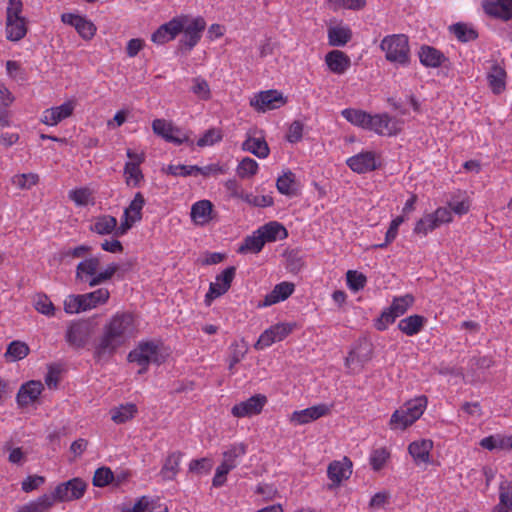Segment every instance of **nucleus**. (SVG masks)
<instances>
[{
	"instance_id": "obj_16",
	"label": "nucleus",
	"mask_w": 512,
	"mask_h": 512,
	"mask_svg": "<svg viewBox=\"0 0 512 512\" xmlns=\"http://www.w3.org/2000/svg\"><path fill=\"white\" fill-rule=\"evenodd\" d=\"M367 130L373 131L378 135H396L399 131L398 121L388 113L371 115V121Z\"/></svg>"
},
{
	"instance_id": "obj_60",
	"label": "nucleus",
	"mask_w": 512,
	"mask_h": 512,
	"mask_svg": "<svg viewBox=\"0 0 512 512\" xmlns=\"http://www.w3.org/2000/svg\"><path fill=\"white\" fill-rule=\"evenodd\" d=\"M193 85L191 91L200 100H209L211 98V90L208 82L202 77H195L192 79Z\"/></svg>"
},
{
	"instance_id": "obj_35",
	"label": "nucleus",
	"mask_w": 512,
	"mask_h": 512,
	"mask_svg": "<svg viewBox=\"0 0 512 512\" xmlns=\"http://www.w3.org/2000/svg\"><path fill=\"white\" fill-rule=\"evenodd\" d=\"M247 446L243 443L232 444L227 450L222 453V463L226 464L232 469H235L240 459L246 454Z\"/></svg>"
},
{
	"instance_id": "obj_41",
	"label": "nucleus",
	"mask_w": 512,
	"mask_h": 512,
	"mask_svg": "<svg viewBox=\"0 0 512 512\" xmlns=\"http://www.w3.org/2000/svg\"><path fill=\"white\" fill-rule=\"evenodd\" d=\"M55 501L52 495L44 494L18 509V512H46L54 505Z\"/></svg>"
},
{
	"instance_id": "obj_25",
	"label": "nucleus",
	"mask_w": 512,
	"mask_h": 512,
	"mask_svg": "<svg viewBox=\"0 0 512 512\" xmlns=\"http://www.w3.org/2000/svg\"><path fill=\"white\" fill-rule=\"evenodd\" d=\"M325 63L332 73L342 75L350 67L351 60L343 51L332 50L326 54Z\"/></svg>"
},
{
	"instance_id": "obj_11",
	"label": "nucleus",
	"mask_w": 512,
	"mask_h": 512,
	"mask_svg": "<svg viewBox=\"0 0 512 512\" xmlns=\"http://www.w3.org/2000/svg\"><path fill=\"white\" fill-rule=\"evenodd\" d=\"M157 356L158 346L152 341H147L139 343L135 349L130 351L128 360L140 365L142 368L139 373H144L151 362L157 361Z\"/></svg>"
},
{
	"instance_id": "obj_34",
	"label": "nucleus",
	"mask_w": 512,
	"mask_h": 512,
	"mask_svg": "<svg viewBox=\"0 0 512 512\" xmlns=\"http://www.w3.org/2000/svg\"><path fill=\"white\" fill-rule=\"evenodd\" d=\"M276 187L280 194L289 197L297 193L296 175L291 170H286L276 180Z\"/></svg>"
},
{
	"instance_id": "obj_4",
	"label": "nucleus",
	"mask_w": 512,
	"mask_h": 512,
	"mask_svg": "<svg viewBox=\"0 0 512 512\" xmlns=\"http://www.w3.org/2000/svg\"><path fill=\"white\" fill-rule=\"evenodd\" d=\"M380 48L385 53L386 60L390 63L401 67H406L410 64V46L406 35H387L382 39Z\"/></svg>"
},
{
	"instance_id": "obj_59",
	"label": "nucleus",
	"mask_w": 512,
	"mask_h": 512,
	"mask_svg": "<svg viewBox=\"0 0 512 512\" xmlns=\"http://www.w3.org/2000/svg\"><path fill=\"white\" fill-rule=\"evenodd\" d=\"M328 6L333 11L340 9L361 10L366 5V0H327Z\"/></svg>"
},
{
	"instance_id": "obj_45",
	"label": "nucleus",
	"mask_w": 512,
	"mask_h": 512,
	"mask_svg": "<svg viewBox=\"0 0 512 512\" xmlns=\"http://www.w3.org/2000/svg\"><path fill=\"white\" fill-rule=\"evenodd\" d=\"M111 419L116 424H122L132 419L137 413V406L133 403L121 404L111 410Z\"/></svg>"
},
{
	"instance_id": "obj_48",
	"label": "nucleus",
	"mask_w": 512,
	"mask_h": 512,
	"mask_svg": "<svg viewBox=\"0 0 512 512\" xmlns=\"http://www.w3.org/2000/svg\"><path fill=\"white\" fill-rule=\"evenodd\" d=\"M450 31L463 43L475 40L478 37L477 31L471 25L465 23L453 24Z\"/></svg>"
},
{
	"instance_id": "obj_62",
	"label": "nucleus",
	"mask_w": 512,
	"mask_h": 512,
	"mask_svg": "<svg viewBox=\"0 0 512 512\" xmlns=\"http://www.w3.org/2000/svg\"><path fill=\"white\" fill-rule=\"evenodd\" d=\"M35 309L48 317L54 316L55 307L52 301L45 294H38L34 301Z\"/></svg>"
},
{
	"instance_id": "obj_47",
	"label": "nucleus",
	"mask_w": 512,
	"mask_h": 512,
	"mask_svg": "<svg viewBox=\"0 0 512 512\" xmlns=\"http://www.w3.org/2000/svg\"><path fill=\"white\" fill-rule=\"evenodd\" d=\"M68 197L76 206L79 207L94 204L93 192L88 187L73 189L69 191Z\"/></svg>"
},
{
	"instance_id": "obj_9",
	"label": "nucleus",
	"mask_w": 512,
	"mask_h": 512,
	"mask_svg": "<svg viewBox=\"0 0 512 512\" xmlns=\"http://www.w3.org/2000/svg\"><path fill=\"white\" fill-rule=\"evenodd\" d=\"M235 273V267H227L216 276L215 282L210 283L204 300L207 306H210L214 299L222 296L230 289Z\"/></svg>"
},
{
	"instance_id": "obj_27",
	"label": "nucleus",
	"mask_w": 512,
	"mask_h": 512,
	"mask_svg": "<svg viewBox=\"0 0 512 512\" xmlns=\"http://www.w3.org/2000/svg\"><path fill=\"white\" fill-rule=\"evenodd\" d=\"M264 243L283 240L288 236L286 228L277 221L268 222L257 229Z\"/></svg>"
},
{
	"instance_id": "obj_18",
	"label": "nucleus",
	"mask_w": 512,
	"mask_h": 512,
	"mask_svg": "<svg viewBox=\"0 0 512 512\" xmlns=\"http://www.w3.org/2000/svg\"><path fill=\"white\" fill-rule=\"evenodd\" d=\"M61 20L63 23L73 26L78 34L85 40L93 38L96 33L94 23L83 16L64 13L61 15Z\"/></svg>"
},
{
	"instance_id": "obj_10",
	"label": "nucleus",
	"mask_w": 512,
	"mask_h": 512,
	"mask_svg": "<svg viewBox=\"0 0 512 512\" xmlns=\"http://www.w3.org/2000/svg\"><path fill=\"white\" fill-rule=\"evenodd\" d=\"M92 337V327L86 321L72 322L66 331L65 340L76 349L85 347Z\"/></svg>"
},
{
	"instance_id": "obj_23",
	"label": "nucleus",
	"mask_w": 512,
	"mask_h": 512,
	"mask_svg": "<svg viewBox=\"0 0 512 512\" xmlns=\"http://www.w3.org/2000/svg\"><path fill=\"white\" fill-rule=\"evenodd\" d=\"M433 449V442L429 439L413 441L408 446V452L416 465L428 464L430 462V452Z\"/></svg>"
},
{
	"instance_id": "obj_5",
	"label": "nucleus",
	"mask_w": 512,
	"mask_h": 512,
	"mask_svg": "<svg viewBox=\"0 0 512 512\" xmlns=\"http://www.w3.org/2000/svg\"><path fill=\"white\" fill-rule=\"evenodd\" d=\"M88 484L79 477H75L66 482L58 484L52 491L51 495L56 502H71L81 499L86 490Z\"/></svg>"
},
{
	"instance_id": "obj_32",
	"label": "nucleus",
	"mask_w": 512,
	"mask_h": 512,
	"mask_svg": "<svg viewBox=\"0 0 512 512\" xmlns=\"http://www.w3.org/2000/svg\"><path fill=\"white\" fill-rule=\"evenodd\" d=\"M342 117L354 126L367 130L371 121V114L355 108H346L341 111Z\"/></svg>"
},
{
	"instance_id": "obj_19",
	"label": "nucleus",
	"mask_w": 512,
	"mask_h": 512,
	"mask_svg": "<svg viewBox=\"0 0 512 512\" xmlns=\"http://www.w3.org/2000/svg\"><path fill=\"white\" fill-rule=\"evenodd\" d=\"M482 7L492 18L505 22L512 19V0H484Z\"/></svg>"
},
{
	"instance_id": "obj_52",
	"label": "nucleus",
	"mask_w": 512,
	"mask_h": 512,
	"mask_svg": "<svg viewBox=\"0 0 512 512\" xmlns=\"http://www.w3.org/2000/svg\"><path fill=\"white\" fill-rule=\"evenodd\" d=\"M64 311L67 314H77L83 311H87L84 306V300L82 294H70L64 300Z\"/></svg>"
},
{
	"instance_id": "obj_46",
	"label": "nucleus",
	"mask_w": 512,
	"mask_h": 512,
	"mask_svg": "<svg viewBox=\"0 0 512 512\" xmlns=\"http://www.w3.org/2000/svg\"><path fill=\"white\" fill-rule=\"evenodd\" d=\"M123 176L126 185L129 187H139L144 180L140 165H135L134 163H125Z\"/></svg>"
},
{
	"instance_id": "obj_21",
	"label": "nucleus",
	"mask_w": 512,
	"mask_h": 512,
	"mask_svg": "<svg viewBox=\"0 0 512 512\" xmlns=\"http://www.w3.org/2000/svg\"><path fill=\"white\" fill-rule=\"evenodd\" d=\"M329 411V407L326 404L311 406L303 410L294 411L290 421L296 425H304L327 415Z\"/></svg>"
},
{
	"instance_id": "obj_20",
	"label": "nucleus",
	"mask_w": 512,
	"mask_h": 512,
	"mask_svg": "<svg viewBox=\"0 0 512 512\" xmlns=\"http://www.w3.org/2000/svg\"><path fill=\"white\" fill-rule=\"evenodd\" d=\"M295 285L291 282L283 281L274 286V288L258 304L259 308L269 307L288 299L294 292Z\"/></svg>"
},
{
	"instance_id": "obj_7",
	"label": "nucleus",
	"mask_w": 512,
	"mask_h": 512,
	"mask_svg": "<svg viewBox=\"0 0 512 512\" xmlns=\"http://www.w3.org/2000/svg\"><path fill=\"white\" fill-rule=\"evenodd\" d=\"M184 24L182 32L183 36L180 43L188 50L193 49L202 37L205 30L206 22L202 17L189 18L186 15L178 16Z\"/></svg>"
},
{
	"instance_id": "obj_37",
	"label": "nucleus",
	"mask_w": 512,
	"mask_h": 512,
	"mask_svg": "<svg viewBox=\"0 0 512 512\" xmlns=\"http://www.w3.org/2000/svg\"><path fill=\"white\" fill-rule=\"evenodd\" d=\"M351 36V30L344 26H334L328 29V43L333 47L345 46Z\"/></svg>"
},
{
	"instance_id": "obj_31",
	"label": "nucleus",
	"mask_w": 512,
	"mask_h": 512,
	"mask_svg": "<svg viewBox=\"0 0 512 512\" xmlns=\"http://www.w3.org/2000/svg\"><path fill=\"white\" fill-rule=\"evenodd\" d=\"M506 71L499 64H493L487 74L489 86L494 94H500L506 87Z\"/></svg>"
},
{
	"instance_id": "obj_38",
	"label": "nucleus",
	"mask_w": 512,
	"mask_h": 512,
	"mask_svg": "<svg viewBox=\"0 0 512 512\" xmlns=\"http://www.w3.org/2000/svg\"><path fill=\"white\" fill-rule=\"evenodd\" d=\"M494 512H512V482L505 481L499 487V503Z\"/></svg>"
},
{
	"instance_id": "obj_24",
	"label": "nucleus",
	"mask_w": 512,
	"mask_h": 512,
	"mask_svg": "<svg viewBox=\"0 0 512 512\" xmlns=\"http://www.w3.org/2000/svg\"><path fill=\"white\" fill-rule=\"evenodd\" d=\"M420 63L427 68H439L447 60L446 56L435 47L422 45L418 51Z\"/></svg>"
},
{
	"instance_id": "obj_15",
	"label": "nucleus",
	"mask_w": 512,
	"mask_h": 512,
	"mask_svg": "<svg viewBox=\"0 0 512 512\" xmlns=\"http://www.w3.org/2000/svg\"><path fill=\"white\" fill-rule=\"evenodd\" d=\"M183 26L182 20L178 19V16L174 17L167 23L159 26L152 34L151 41L157 45L166 44L174 40L182 32Z\"/></svg>"
},
{
	"instance_id": "obj_40",
	"label": "nucleus",
	"mask_w": 512,
	"mask_h": 512,
	"mask_svg": "<svg viewBox=\"0 0 512 512\" xmlns=\"http://www.w3.org/2000/svg\"><path fill=\"white\" fill-rule=\"evenodd\" d=\"M145 205V198L141 192H137L130 202L129 206L125 208L123 218H130L132 222H138L142 219V209Z\"/></svg>"
},
{
	"instance_id": "obj_58",
	"label": "nucleus",
	"mask_w": 512,
	"mask_h": 512,
	"mask_svg": "<svg viewBox=\"0 0 512 512\" xmlns=\"http://www.w3.org/2000/svg\"><path fill=\"white\" fill-rule=\"evenodd\" d=\"M507 444L508 437L500 434L487 436L480 441V446L490 451L495 449H506Z\"/></svg>"
},
{
	"instance_id": "obj_64",
	"label": "nucleus",
	"mask_w": 512,
	"mask_h": 512,
	"mask_svg": "<svg viewBox=\"0 0 512 512\" xmlns=\"http://www.w3.org/2000/svg\"><path fill=\"white\" fill-rule=\"evenodd\" d=\"M397 318L398 316L389 307L385 308L380 316L374 320V327L378 331H385Z\"/></svg>"
},
{
	"instance_id": "obj_13",
	"label": "nucleus",
	"mask_w": 512,
	"mask_h": 512,
	"mask_svg": "<svg viewBox=\"0 0 512 512\" xmlns=\"http://www.w3.org/2000/svg\"><path fill=\"white\" fill-rule=\"evenodd\" d=\"M347 166L358 174H365L376 170L379 166L375 152L362 151L346 160Z\"/></svg>"
},
{
	"instance_id": "obj_22",
	"label": "nucleus",
	"mask_w": 512,
	"mask_h": 512,
	"mask_svg": "<svg viewBox=\"0 0 512 512\" xmlns=\"http://www.w3.org/2000/svg\"><path fill=\"white\" fill-rule=\"evenodd\" d=\"M213 204L210 200H199L192 204L190 217L197 226H205L213 219Z\"/></svg>"
},
{
	"instance_id": "obj_6",
	"label": "nucleus",
	"mask_w": 512,
	"mask_h": 512,
	"mask_svg": "<svg viewBox=\"0 0 512 512\" xmlns=\"http://www.w3.org/2000/svg\"><path fill=\"white\" fill-rule=\"evenodd\" d=\"M296 327L297 325L295 322H281L272 325L260 334L254 345L255 349L263 350L276 342L284 340Z\"/></svg>"
},
{
	"instance_id": "obj_57",
	"label": "nucleus",
	"mask_w": 512,
	"mask_h": 512,
	"mask_svg": "<svg viewBox=\"0 0 512 512\" xmlns=\"http://www.w3.org/2000/svg\"><path fill=\"white\" fill-rule=\"evenodd\" d=\"M405 221L404 216L395 217L389 225V228L385 234V241L383 243L375 245V248L384 249L391 244L398 235L399 226Z\"/></svg>"
},
{
	"instance_id": "obj_51",
	"label": "nucleus",
	"mask_w": 512,
	"mask_h": 512,
	"mask_svg": "<svg viewBox=\"0 0 512 512\" xmlns=\"http://www.w3.org/2000/svg\"><path fill=\"white\" fill-rule=\"evenodd\" d=\"M440 227L435 220L432 213L424 215L422 218H420L413 229L415 234L426 236L429 232L433 231L434 229Z\"/></svg>"
},
{
	"instance_id": "obj_12",
	"label": "nucleus",
	"mask_w": 512,
	"mask_h": 512,
	"mask_svg": "<svg viewBox=\"0 0 512 512\" xmlns=\"http://www.w3.org/2000/svg\"><path fill=\"white\" fill-rule=\"evenodd\" d=\"M266 403L267 398L265 395L256 394L246 401L235 404L231 409V414L236 418L258 415L261 413Z\"/></svg>"
},
{
	"instance_id": "obj_3",
	"label": "nucleus",
	"mask_w": 512,
	"mask_h": 512,
	"mask_svg": "<svg viewBox=\"0 0 512 512\" xmlns=\"http://www.w3.org/2000/svg\"><path fill=\"white\" fill-rule=\"evenodd\" d=\"M427 404L428 399L424 395L407 401L392 413L388 422L389 428L394 431L407 429L423 415Z\"/></svg>"
},
{
	"instance_id": "obj_39",
	"label": "nucleus",
	"mask_w": 512,
	"mask_h": 512,
	"mask_svg": "<svg viewBox=\"0 0 512 512\" xmlns=\"http://www.w3.org/2000/svg\"><path fill=\"white\" fill-rule=\"evenodd\" d=\"M265 243L260 234L255 230L251 235L247 236L241 243L237 252L240 254H258L264 247Z\"/></svg>"
},
{
	"instance_id": "obj_56",
	"label": "nucleus",
	"mask_w": 512,
	"mask_h": 512,
	"mask_svg": "<svg viewBox=\"0 0 512 512\" xmlns=\"http://www.w3.org/2000/svg\"><path fill=\"white\" fill-rule=\"evenodd\" d=\"M346 282L351 291L358 292L366 286L367 277L356 270H348L346 273Z\"/></svg>"
},
{
	"instance_id": "obj_44",
	"label": "nucleus",
	"mask_w": 512,
	"mask_h": 512,
	"mask_svg": "<svg viewBox=\"0 0 512 512\" xmlns=\"http://www.w3.org/2000/svg\"><path fill=\"white\" fill-rule=\"evenodd\" d=\"M29 346L22 341H12L4 354L8 362H16L24 359L29 354Z\"/></svg>"
},
{
	"instance_id": "obj_29",
	"label": "nucleus",
	"mask_w": 512,
	"mask_h": 512,
	"mask_svg": "<svg viewBox=\"0 0 512 512\" xmlns=\"http://www.w3.org/2000/svg\"><path fill=\"white\" fill-rule=\"evenodd\" d=\"M426 322L427 319L424 316L414 314L401 319L398 329L407 336H414L423 330Z\"/></svg>"
},
{
	"instance_id": "obj_28",
	"label": "nucleus",
	"mask_w": 512,
	"mask_h": 512,
	"mask_svg": "<svg viewBox=\"0 0 512 512\" xmlns=\"http://www.w3.org/2000/svg\"><path fill=\"white\" fill-rule=\"evenodd\" d=\"M241 148L243 151L249 152L259 159H265L270 154V148L264 137L247 135Z\"/></svg>"
},
{
	"instance_id": "obj_2",
	"label": "nucleus",
	"mask_w": 512,
	"mask_h": 512,
	"mask_svg": "<svg viewBox=\"0 0 512 512\" xmlns=\"http://www.w3.org/2000/svg\"><path fill=\"white\" fill-rule=\"evenodd\" d=\"M100 266L99 256L85 257L76 266L75 280L93 288L110 281L119 270L117 263H110L103 270H100Z\"/></svg>"
},
{
	"instance_id": "obj_8",
	"label": "nucleus",
	"mask_w": 512,
	"mask_h": 512,
	"mask_svg": "<svg viewBox=\"0 0 512 512\" xmlns=\"http://www.w3.org/2000/svg\"><path fill=\"white\" fill-rule=\"evenodd\" d=\"M286 103L283 94L277 90L261 91L250 99V106L257 112H267L282 107Z\"/></svg>"
},
{
	"instance_id": "obj_42",
	"label": "nucleus",
	"mask_w": 512,
	"mask_h": 512,
	"mask_svg": "<svg viewBox=\"0 0 512 512\" xmlns=\"http://www.w3.org/2000/svg\"><path fill=\"white\" fill-rule=\"evenodd\" d=\"M391 458V452L387 447H378L371 451L369 464L373 471L382 470Z\"/></svg>"
},
{
	"instance_id": "obj_53",
	"label": "nucleus",
	"mask_w": 512,
	"mask_h": 512,
	"mask_svg": "<svg viewBox=\"0 0 512 512\" xmlns=\"http://www.w3.org/2000/svg\"><path fill=\"white\" fill-rule=\"evenodd\" d=\"M39 181V176L35 173L17 174L11 178L12 184L22 190H29Z\"/></svg>"
},
{
	"instance_id": "obj_33",
	"label": "nucleus",
	"mask_w": 512,
	"mask_h": 512,
	"mask_svg": "<svg viewBox=\"0 0 512 512\" xmlns=\"http://www.w3.org/2000/svg\"><path fill=\"white\" fill-rule=\"evenodd\" d=\"M86 310H92L105 305L110 299V291L107 288H98L92 292L82 294Z\"/></svg>"
},
{
	"instance_id": "obj_36",
	"label": "nucleus",
	"mask_w": 512,
	"mask_h": 512,
	"mask_svg": "<svg viewBox=\"0 0 512 512\" xmlns=\"http://www.w3.org/2000/svg\"><path fill=\"white\" fill-rule=\"evenodd\" d=\"M183 454L181 452H173L169 454L161 468L160 474L165 480H173L179 472V466Z\"/></svg>"
},
{
	"instance_id": "obj_30",
	"label": "nucleus",
	"mask_w": 512,
	"mask_h": 512,
	"mask_svg": "<svg viewBox=\"0 0 512 512\" xmlns=\"http://www.w3.org/2000/svg\"><path fill=\"white\" fill-rule=\"evenodd\" d=\"M28 20L26 18L6 19V38L17 42L23 39L28 31Z\"/></svg>"
},
{
	"instance_id": "obj_43",
	"label": "nucleus",
	"mask_w": 512,
	"mask_h": 512,
	"mask_svg": "<svg viewBox=\"0 0 512 512\" xmlns=\"http://www.w3.org/2000/svg\"><path fill=\"white\" fill-rule=\"evenodd\" d=\"M117 219L111 215H102L95 219L91 230L99 235H109L114 232Z\"/></svg>"
},
{
	"instance_id": "obj_50",
	"label": "nucleus",
	"mask_w": 512,
	"mask_h": 512,
	"mask_svg": "<svg viewBox=\"0 0 512 512\" xmlns=\"http://www.w3.org/2000/svg\"><path fill=\"white\" fill-rule=\"evenodd\" d=\"M259 164L250 157H244L236 168L237 175L242 178H250L258 173Z\"/></svg>"
},
{
	"instance_id": "obj_1",
	"label": "nucleus",
	"mask_w": 512,
	"mask_h": 512,
	"mask_svg": "<svg viewBox=\"0 0 512 512\" xmlns=\"http://www.w3.org/2000/svg\"><path fill=\"white\" fill-rule=\"evenodd\" d=\"M138 324L133 313L128 311L116 312L103 325L93 351L97 363H108L117 350L136 337Z\"/></svg>"
},
{
	"instance_id": "obj_61",
	"label": "nucleus",
	"mask_w": 512,
	"mask_h": 512,
	"mask_svg": "<svg viewBox=\"0 0 512 512\" xmlns=\"http://www.w3.org/2000/svg\"><path fill=\"white\" fill-rule=\"evenodd\" d=\"M192 131L184 130L180 127L174 126L173 132L170 134V142L174 145H182L187 144L189 146L194 145V140L192 138Z\"/></svg>"
},
{
	"instance_id": "obj_17",
	"label": "nucleus",
	"mask_w": 512,
	"mask_h": 512,
	"mask_svg": "<svg viewBox=\"0 0 512 512\" xmlns=\"http://www.w3.org/2000/svg\"><path fill=\"white\" fill-rule=\"evenodd\" d=\"M75 101L68 100L60 106L45 109L42 112L40 121L48 126H56L62 120L70 117L75 109Z\"/></svg>"
},
{
	"instance_id": "obj_63",
	"label": "nucleus",
	"mask_w": 512,
	"mask_h": 512,
	"mask_svg": "<svg viewBox=\"0 0 512 512\" xmlns=\"http://www.w3.org/2000/svg\"><path fill=\"white\" fill-rule=\"evenodd\" d=\"M174 125L164 119H155L152 122L153 132L162 137L166 142H170L171 133L173 132Z\"/></svg>"
},
{
	"instance_id": "obj_49",
	"label": "nucleus",
	"mask_w": 512,
	"mask_h": 512,
	"mask_svg": "<svg viewBox=\"0 0 512 512\" xmlns=\"http://www.w3.org/2000/svg\"><path fill=\"white\" fill-rule=\"evenodd\" d=\"M234 197L242 199L247 204L254 207H269L273 205V198L269 195H256L253 193H235Z\"/></svg>"
},
{
	"instance_id": "obj_55",
	"label": "nucleus",
	"mask_w": 512,
	"mask_h": 512,
	"mask_svg": "<svg viewBox=\"0 0 512 512\" xmlns=\"http://www.w3.org/2000/svg\"><path fill=\"white\" fill-rule=\"evenodd\" d=\"M413 303L414 297L411 294H406L404 296L395 297L389 308L396 314V316L400 317L407 312Z\"/></svg>"
},
{
	"instance_id": "obj_26",
	"label": "nucleus",
	"mask_w": 512,
	"mask_h": 512,
	"mask_svg": "<svg viewBox=\"0 0 512 512\" xmlns=\"http://www.w3.org/2000/svg\"><path fill=\"white\" fill-rule=\"evenodd\" d=\"M43 390L40 381H29L23 384L17 394V402L20 406H28L34 403Z\"/></svg>"
},
{
	"instance_id": "obj_54",
	"label": "nucleus",
	"mask_w": 512,
	"mask_h": 512,
	"mask_svg": "<svg viewBox=\"0 0 512 512\" xmlns=\"http://www.w3.org/2000/svg\"><path fill=\"white\" fill-rule=\"evenodd\" d=\"M223 139V133L220 128H210L204 132V134L197 140L196 145L200 148L213 146L216 143L221 142Z\"/></svg>"
},
{
	"instance_id": "obj_14",
	"label": "nucleus",
	"mask_w": 512,
	"mask_h": 512,
	"mask_svg": "<svg viewBox=\"0 0 512 512\" xmlns=\"http://www.w3.org/2000/svg\"><path fill=\"white\" fill-rule=\"evenodd\" d=\"M352 461L348 457L332 461L327 468V476L331 480L329 489L340 486L352 474Z\"/></svg>"
}]
</instances>
